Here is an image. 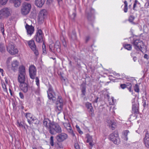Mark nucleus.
<instances>
[{
	"mask_svg": "<svg viewBox=\"0 0 149 149\" xmlns=\"http://www.w3.org/2000/svg\"><path fill=\"white\" fill-rule=\"evenodd\" d=\"M143 141L146 146L149 148V133H146Z\"/></svg>",
	"mask_w": 149,
	"mask_h": 149,
	"instance_id": "a211bd4d",
	"label": "nucleus"
},
{
	"mask_svg": "<svg viewBox=\"0 0 149 149\" xmlns=\"http://www.w3.org/2000/svg\"><path fill=\"white\" fill-rule=\"evenodd\" d=\"M87 139L89 140V141H93V139L92 138L91 136H89L87 137Z\"/></svg>",
	"mask_w": 149,
	"mask_h": 149,
	"instance_id": "864d4df0",
	"label": "nucleus"
},
{
	"mask_svg": "<svg viewBox=\"0 0 149 149\" xmlns=\"http://www.w3.org/2000/svg\"><path fill=\"white\" fill-rule=\"evenodd\" d=\"M31 8V5L28 3H24L22 5L21 9V13L23 15L28 14Z\"/></svg>",
	"mask_w": 149,
	"mask_h": 149,
	"instance_id": "39448f33",
	"label": "nucleus"
},
{
	"mask_svg": "<svg viewBox=\"0 0 149 149\" xmlns=\"http://www.w3.org/2000/svg\"><path fill=\"white\" fill-rule=\"evenodd\" d=\"M76 13L75 10H74V12L72 13V14L71 16V18L73 20H74L75 17L76 16Z\"/></svg>",
	"mask_w": 149,
	"mask_h": 149,
	"instance_id": "79ce46f5",
	"label": "nucleus"
},
{
	"mask_svg": "<svg viewBox=\"0 0 149 149\" xmlns=\"http://www.w3.org/2000/svg\"><path fill=\"white\" fill-rule=\"evenodd\" d=\"M60 45L59 41H57L56 42L55 44L54 45V47H52V45H49V47L50 50L52 52H60Z\"/></svg>",
	"mask_w": 149,
	"mask_h": 149,
	"instance_id": "ddd939ff",
	"label": "nucleus"
},
{
	"mask_svg": "<svg viewBox=\"0 0 149 149\" xmlns=\"http://www.w3.org/2000/svg\"><path fill=\"white\" fill-rule=\"evenodd\" d=\"M107 122L109 128H111L112 130L115 129L116 126V123L110 119L107 120Z\"/></svg>",
	"mask_w": 149,
	"mask_h": 149,
	"instance_id": "aec40b11",
	"label": "nucleus"
},
{
	"mask_svg": "<svg viewBox=\"0 0 149 149\" xmlns=\"http://www.w3.org/2000/svg\"><path fill=\"white\" fill-rule=\"evenodd\" d=\"M109 138L115 144H118L119 143L120 140L118 134L117 132H113L109 136Z\"/></svg>",
	"mask_w": 149,
	"mask_h": 149,
	"instance_id": "6e6552de",
	"label": "nucleus"
},
{
	"mask_svg": "<svg viewBox=\"0 0 149 149\" xmlns=\"http://www.w3.org/2000/svg\"><path fill=\"white\" fill-rule=\"evenodd\" d=\"M18 74L26 75L25 68L24 66L21 65L19 67Z\"/></svg>",
	"mask_w": 149,
	"mask_h": 149,
	"instance_id": "a878e982",
	"label": "nucleus"
},
{
	"mask_svg": "<svg viewBox=\"0 0 149 149\" xmlns=\"http://www.w3.org/2000/svg\"><path fill=\"white\" fill-rule=\"evenodd\" d=\"M90 37L89 36H87L86 37V42H87L90 39Z\"/></svg>",
	"mask_w": 149,
	"mask_h": 149,
	"instance_id": "6e6d98bb",
	"label": "nucleus"
},
{
	"mask_svg": "<svg viewBox=\"0 0 149 149\" xmlns=\"http://www.w3.org/2000/svg\"><path fill=\"white\" fill-rule=\"evenodd\" d=\"M62 64L63 65V63H64V61H65L64 59L63 60H62Z\"/></svg>",
	"mask_w": 149,
	"mask_h": 149,
	"instance_id": "338daca9",
	"label": "nucleus"
},
{
	"mask_svg": "<svg viewBox=\"0 0 149 149\" xmlns=\"http://www.w3.org/2000/svg\"><path fill=\"white\" fill-rule=\"evenodd\" d=\"M33 51L34 52V53L36 55H38V52L37 50H36V49H35V50H34V51Z\"/></svg>",
	"mask_w": 149,
	"mask_h": 149,
	"instance_id": "bf43d9fd",
	"label": "nucleus"
},
{
	"mask_svg": "<svg viewBox=\"0 0 149 149\" xmlns=\"http://www.w3.org/2000/svg\"><path fill=\"white\" fill-rule=\"evenodd\" d=\"M124 3L125 4L124 11L125 13H127V11L128 10V3L126 1H125L124 2Z\"/></svg>",
	"mask_w": 149,
	"mask_h": 149,
	"instance_id": "f704fd0d",
	"label": "nucleus"
},
{
	"mask_svg": "<svg viewBox=\"0 0 149 149\" xmlns=\"http://www.w3.org/2000/svg\"><path fill=\"white\" fill-rule=\"evenodd\" d=\"M134 90L137 93H139V86L137 84H136L134 87Z\"/></svg>",
	"mask_w": 149,
	"mask_h": 149,
	"instance_id": "4c0bfd02",
	"label": "nucleus"
},
{
	"mask_svg": "<svg viewBox=\"0 0 149 149\" xmlns=\"http://www.w3.org/2000/svg\"><path fill=\"white\" fill-rule=\"evenodd\" d=\"M132 57L133 58V60L134 61V62L136 61L137 59V58L135 56Z\"/></svg>",
	"mask_w": 149,
	"mask_h": 149,
	"instance_id": "052dcab7",
	"label": "nucleus"
},
{
	"mask_svg": "<svg viewBox=\"0 0 149 149\" xmlns=\"http://www.w3.org/2000/svg\"><path fill=\"white\" fill-rule=\"evenodd\" d=\"M25 28L27 31V34L31 35L34 31V27L32 26H30L26 24L25 26Z\"/></svg>",
	"mask_w": 149,
	"mask_h": 149,
	"instance_id": "f3484780",
	"label": "nucleus"
},
{
	"mask_svg": "<svg viewBox=\"0 0 149 149\" xmlns=\"http://www.w3.org/2000/svg\"><path fill=\"white\" fill-rule=\"evenodd\" d=\"M43 33L40 29L38 30L36 33V35L35 36L36 41L38 42H42L43 41Z\"/></svg>",
	"mask_w": 149,
	"mask_h": 149,
	"instance_id": "f8f14e48",
	"label": "nucleus"
},
{
	"mask_svg": "<svg viewBox=\"0 0 149 149\" xmlns=\"http://www.w3.org/2000/svg\"><path fill=\"white\" fill-rule=\"evenodd\" d=\"M76 128L77 129V130L79 132V134H82L83 133V132L82 131H81L80 130V129L78 126L77 125H76Z\"/></svg>",
	"mask_w": 149,
	"mask_h": 149,
	"instance_id": "09e8293b",
	"label": "nucleus"
},
{
	"mask_svg": "<svg viewBox=\"0 0 149 149\" xmlns=\"http://www.w3.org/2000/svg\"><path fill=\"white\" fill-rule=\"evenodd\" d=\"M132 43L136 49L143 52L142 50L144 48L143 47L144 44L142 41L140 39H136L134 38L133 39Z\"/></svg>",
	"mask_w": 149,
	"mask_h": 149,
	"instance_id": "7ed1b4c3",
	"label": "nucleus"
},
{
	"mask_svg": "<svg viewBox=\"0 0 149 149\" xmlns=\"http://www.w3.org/2000/svg\"><path fill=\"white\" fill-rule=\"evenodd\" d=\"M49 131L51 134H54L56 133H61L62 132V129L57 123L53 122L52 125Z\"/></svg>",
	"mask_w": 149,
	"mask_h": 149,
	"instance_id": "20e7f679",
	"label": "nucleus"
},
{
	"mask_svg": "<svg viewBox=\"0 0 149 149\" xmlns=\"http://www.w3.org/2000/svg\"><path fill=\"white\" fill-rule=\"evenodd\" d=\"M99 99V98L98 97H97L96 98L94 102L96 103H97L98 102V100Z\"/></svg>",
	"mask_w": 149,
	"mask_h": 149,
	"instance_id": "680f3d73",
	"label": "nucleus"
},
{
	"mask_svg": "<svg viewBox=\"0 0 149 149\" xmlns=\"http://www.w3.org/2000/svg\"><path fill=\"white\" fill-rule=\"evenodd\" d=\"M135 98L133 99L132 100V110L134 113L135 114H138L139 113V104L137 102L136 103H135Z\"/></svg>",
	"mask_w": 149,
	"mask_h": 149,
	"instance_id": "4468645a",
	"label": "nucleus"
},
{
	"mask_svg": "<svg viewBox=\"0 0 149 149\" xmlns=\"http://www.w3.org/2000/svg\"><path fill=\"white\" fill-rule=\"evenodd\" d=\"M12 10L9 8L5 7L0 10V19L3 20L11 15Z\"/></svg>",
	"mask_w": 149,
	"mask_h": 149,
	"instance_id": "f03ea898",
	"label": "nucleus"
},
{
	"mask_svg": "<svg viewBox=\"0 0 149 149\" xmlns=\"http://www.w3.org/2000/svg\"><path fill=\"white\" fill-rule=\"evenodd\" d=\"M9 91H10V93L11 95H12V92L11 90L9 88Z\"/></svg>",
	"mask_w": 149,
	"mask_h": 149,
	"instance_id": "0e129e2a",
	"label": "nucleus"
},
{
	"mask_svg": "<svg viewBox=\"0 0 149 149\" xmlns=\"http://www.w3.org/2000/svg\"><path fill=\"white\" fill-rule=\"evenodd\" d=\"M19 96H20V97L21 99H24V95H23V93H22L21 92H20L19 93Z\"/></svg>",
	"mask_w": 149,
	"mask_h": 149,
	"instance_id": "603ef678",
	"label": "nucleus"
},
{
	"mask_svg": "<svg viewBox=\"0 0 149 149\" xmlns=\"http://www.w3.org/2000/svg\"><path fill=\"white\" fill-rule=\"evenodd\" d=\"M124 47L125 49L129 50H131L132 48V45L130 44H125L124 45Z\"/></svg>",
	"mask_w": 149,
	"mask_h": 149,
	"instance_id": "c9c22d12",
	"label": "nucleus"
},
{
	"mask_svg": "<svg viewBox=\"0 0 149 149\" xmlns=\"http://www.w3.org/2000/svg\"><path fill=\"white\" fill-rule=\"evenodd\" d=\"M92 141H91L89 143V144L91 146H92L93 145V143H92Z\"/></svg>",
	"mask_w": 149,
	"mask_h": 149,
	"instance_id": "e2e57ef3",
	"label": "nucleus"
},
{
	"mask_svg": "<svg viewBox=\"0 0 149 149\" xmlns=\"http://www.w3.org/2000/svg\"><path fill=\"white\" fill-rule=\"evenodd\" d=\"M12 58L10 57H9L7 58L6 61V63L7 65H8L10 61L12 60Z\"/></svg>",
	"mask_w": 149,
	"mask_h": 149,
	"instance_id": "49530a36",
	"label": "nucleus"
},
{
	"mask_svg": "<svg viewBox=\"0 0 149 149\" xmlns=\"http://www.w3.org/2000/svg\"><path fill=\"white\" fill-rule=\"evenodd\" d=\"M3 70L2 69L0 68V72L1 73L2 75L3 76Z\"/></svg>",
	"mask_w": 149,
	"mask_h": 149,
	"instance_id": "13d9d810",
	"label": "nucleus"
},
{
	"mask_svg": "<svg viewBox=\"0 0 149 149\" xmlns=\"http://www.w3.org/2000/svg\"><path fill=\"white\" fill-rule=\"evenodd\" d=\"M27 42L29 46L31 49L33 51L35 50L36 46L34 41L33 40H31L29 41H27Z\"/></svg>",
	"mask_w": 149,
	"mask_h": 149,
	"instance_id": "b1692460",
	"label": "nucleus"
},
{
	"mask_svg": "<svg viewBox=\"0 0 149 149\" xmlns=\"http://www.w3.org/2000/svg\"><path fill=\"white\" fill-rule=\"evenodd\" d=\"M8 0H0V4L2 5H5Z\"/></svg>",
	"mask_w": 149,
	"mask_h": 149,
	"instance_id": "a18cd8bd",
	"label": "nucleus"
},
{
	"mask_svg": "<svg viewBox=\"0 0 149 149\" xmlns=\"http://www.w3.org/2000/svg\"><path fill=\"white\" fill-rule=\"evenodd\" d=\"M47 13L46 10L43 9L41 10L39 12L38 15V20L40 23H42L44 19L46 18Z\"/></svg>",
	"mask_w": 149,
	"mask_h": 149,
	"instance_id": "1a4fd4ad",
	"label": "nucleus"
},
{
	"mask_svg": "<svg viewBox=\"0 0 149 149\" xmlns=\"http://www.w3.org/2000/svg\"><path fill=\"white\" fill-rule=\"evenodd\" d=\"M129 132L128 130H126L123 131L122 137L124 140L127 141V136L128 133Z\"/></svg>",
	"mask_w": 149,
	"mask_h": 149,
	"instance_id": "c85d7f7f",
	"label": "nucleus"
},
{
	"mask_svg": "<svg viewBox=\"0 0 149 149\" xmlns=\"http://www.w3.org/2000/svg\"><path fill=\"white\" fill-rule=\"evenodd\" d=\"M35 81L37 86H40L39 80L37 77H36L35 78Z\"/></svg>",
	"mask_w": 149,
	"mask_h": 149,
	"instance_id": "c03bdc74",
	"label": "nucleus"
},
{
	"mask_svg": "<svg viewBox=\"0 0 149 149\" xmlns=\"http://www.w3.org/2000/svg\"><path fill=\"white\" fill-rule=\"evenodd\" d=\"M143 105L144 107H145L146 105V102H145L143 103Z\"/></svg>",
	"mask_w": 149,
	"mask_h": 149,
	"instance_id": "774afa93",
	"label": "nucleus"
},
{
	"mask_svg": "<svg viewBox=\"0 0 149 149\" xmlns=\"http://www.w3.org/2000/svg\"><path fill=\"white\" fill-rule=\"evenodd\" d=\"M19 62L16 60H13L11 63V68L14 71H15L19 65Z\"/></svg>",
	"mask_w": 149,
	"mask_h": 149,
	"instance_id": "dca6fc26",
	"label": "nucleus"
},
{
	"mask_svg": "<svg viewBox=\"0 0 149 149\" xmlns=\"http://www.w3.org/2000/svg\"><path fill=\"white\" fill-rule=\"evenodd\" d=\"M6 48L7 51L11 55H14L18 52V49L15 47L13 43H9Z\"/></svg>",
	"mask_w": 149,
	"mask_h": 149,
	"instance_id": "423d86ee",
	"label": "nucleus"
},
{
	"mask_svg": "<svg viewBox=\"0 0 149 149\" xmlns=\"http://www.w3.org/2000/svg\"><path fill=\"white\" fill-rule=\"evenodd\" d=\"M137 4H139L140 3L139 2H138L137 0H135L133 6V9L134 10H136L135 9V8L136 7V6Z\"/></svg>",
	"mask_w": 149,
	"mask_h": 149,
	"instance_id": "a19ab883",
	"label": "nucleus"
},
{
	"mask_svg": "<svg viewBox=\"0 0 149 149\" xmlns=\"http://www.w3.org/2000/svg\"><path fill=\"white\" fill-rule=\"evenodd\" d=\"M95 13V10L92 8L87 9L86 11V14L87 18L88 21H92L94 20V14Z\"/></svg>",
	"mask_w": 149,
	"mask_h": 149,
	"instance_id": "0eeeda50",
	"label": "nucleus"
},
{
	"mask_svg": "<svg viewBox=\"0 0 149 149\" xmlns=\"http://www.w3.org/2000/svg\"><path fill=\"white\" fill-rule=\"evenodd\" d=\"M69 35L70 38L73 40H76L77 39L76 35V33L74 31H73L72 33H69Z\"/></svg>",
	"mask_w": 149,
	"mask_h": 149,
	"instance_id": "c756f323",
	"label": "nucleus"
},
{
	"mask_svg": "<svg viewBox=\"0 0 149 149\" xmlns=\"http://www.w3.org/2000/svg\"><path fill=\"white\" fill-rule=\"evenodd\" d=\"M59 75L61 77V80L65 81V74L63 73H62L61 72H60L59 73H58Z\"/></svg>",
	"mask_w": 149,
	"mask_h": 149,
	"instance_id": "58836bf2",
	"label": "nucleus"
},
{
	"mask_svg": "<svg viewBox=\"0 0 149 149\" xmlns=\"http://www.w3.org/2000/svg\"><path fill=\"white\" fill-rule=\"evenodd\" d=\"M56 138L58 142H62L65 139V134L61 133L56 136Z\"/></svg>",
	"mask_w": 149,
	"mask_h": 149,
	"instance_id": "4be33fe9",
	"label": "nucleus"
},
{
	"mask_svg": "<svg viewBox=\"0 0 149 149\" xmlns=\"http://www.w3.org/2000/svg\"><path fill=\"white\" fill-rule=\"evenodd\" d=\"M0 31L1 32L3 35H4V25L2 23H0Z\"/></svg>",
	"mask_w": 149,
	"mask_h": 149,
	"instance_id": "72a5a7b5",
	"label": "nucleus"
},
{
	"mask_svg": "<svg viewBox=\"0 0 149 149\" xmlns=\"http://www.w3.org/2000/svg\"><path fill=\"white\" fill-rule=\"evenodd\" d=\"M48 96L50 100L54 102L56 101V97H57V100L56 102L57 109L58 110H61L63 107V102L61 96L57 95L54 92L51 91L50 88H49L47 91Z\"/></svg>",
	"mask_w": 149,
	"mask_h": 149,
	"instance_id": "f257e3e1",
	"label": "nucleus"
},
{
	"mask_svg": "<svg viewBox=\"0 0 149 149\" xmlns=\"http://www.w3.org/2000/svg\"><path fill=\"white\" fill-rule=\"evenodd\" d=\"M86 107L89 109V111L90 113H93L94 112V110L91 104L88 102L86 103Z\"/></svg>",
	"mask_w": 149,
	"mask_h": 149,
	"instance_id": "bb28decb",
	"label": "nucleus"
},
{
	"mask_svg": "<svg viewBox=\"0 0 149 149\" xmlns=\"http://www.w3.org/2000/svg\"><path fill=\"white\" fill-rule=\"evenodd\" d=\"M66 129L67 130L69 134L72 136L73 137L75 136V134L74 133L70 125L68 123L67 124V126L66 127Z\"/></svg>",
	"mask_w": 149,
	"mask_h": 149,
	"instance_id": "5701e85b",
	"label": "nucleus"
},
{
	"mask_svg": "<svg viewBox=\"0 0 149 149\" xmlns=\"http://www.w3.org/2000/svg\"><path fill=\"white\" fill-rule=\"evenodd\" d=\"M24 115L29 124L34 123V121H36V123L37 122V121H38V120L36 118L33 117L32 115L30 113H24Z\"/></svg>",
	"mask_w": 149,
	"mask_h": 149,
	"instance_id": "9d476101",
	"label": "nucleus"
},
{
	"mask_svg": "<svg viewBox=\"0 0 149 149\" xmlns=\"http://www.w3.org/2000/svg\"><path fill=\"white\" fill-rule=\"evenodd\" d=\"M6 51L5 47L4 44L0 43V52L2 53L5 52Z\"/></svg>",
	"mask_w": 149,
	"mask_h": 149,
	"instance_id": "2f4dec72",
	"label": "nucleus"
},
{
	"mask_svg": "<svg viewBox=\"0 0 149 149\" xmlns=\"http://www.w3.org/2000/svg\"><path fill=\"white\" fill-rule=\"evenodd\" d=\"M132 84L130 83H127L126 84V88H127L130 92H132L131 90Z\"/></svg>",
	"mask_w": 149,
	"mask_h": 149,
	"instance_id": "e433bc0d",
	"label": "nucleus"
},
{
	"mask_svg": "<svg viewBox=\"0 0 149 149\" xmlns=\"http://www.w3.org/2000/svg\"><path fill=\"white\" fill-rule=\"evenodd\" d=\"M134 19V17L133 15H131L129 18V21L130 22L132 23L133 22V21Z\"/></svg>",
	"mask_w": 149,
	"mask_h": 149,
	"instance_id": "37998d69",
	"label": "nucleus"
},
{
	"mask_svg": "<svg viewBox=\"0 0 149 149\" xmlns=\"http://www.w3.org/2000/svg\"><path fill=\"white\" fill-rule=\"evenodd\" d=\"M29 72L30 78L32 79H34L36 74V69L35 67L33 65L30 66L29 68Z\"/></svg>",
	"mask_w": 149,
	"mask_h": 149,
	"instance_id": "9b49d317",
	"label": "nucleus"
},
{
	"mask_svg": "<svg viewBox=\"0 0 149 149\" xmlns=\"http://www.w3.org/2000/svg\"><path fill=\"white\" fill-rule=\"evenodd\" d=\"M50 143L51 146H54V136H51L50 138Z\"/></svg>",
	"mask_w": 149,
	"mask_h": 149,
	"instance_id": "ea45409f",
	"label": "nucleus"
},
{
	"mask_svg": "<svg viewBox=\"0 0 149 149\" xmlns=\"http://www.w3.org/2000/svg\"><path fill=\"white\" fill-rule=\"evenodd\" d=\"M18 125L19 127H22L23 125L21 123H18Z\"/></svg>",
	"mask_w": 149,
	"mask_h": 149,
	"instance_id": "69168bd1",
	"label": "nucleus"
},
{
	"mask_svg": "<svg viewBox=\"0 0 149 149\" xmlns=\"http://www.w3.org/2000/svg\"><path fill=\"white\" fill-rule=\"evenodd\" d=\"M74 147L76 149H80V147L77 143H75L74 144Z\"/></svg>",
	"mask_w": 149,
	"mask_h": 149,
	"instance_id": "8fccbe9b",
	"label": "nucleus"
},
{
	"mask_svg": "<svg viewBox=\"0 0 149 149\" xmlns=\"http://www.w3.org/2000/svg\"><path fill=\"white\" fill-rule=\"evenodd\" d=\"M144 58H146L147 59H148L149 58V56L148 55H147L146 54H145L144 56Z\"/></svg>",
	"mask_w": 149,
	"mask_h": 149,
	"instance_id": "5fc2aeb1",
	"label": "nucleus"
},
{
	"mask_svg": "<svg viewBox=\"0 0 149 149\" xmlns=\"http://www.w3.org/2000/svg\"><path fill=\"white\" fill-rule=\"evenodd\" d=\"M81 95L84 96L85 95L86 86L85 85L82 84L81 85Z\"/></svg>",
	"mask_w": 149,
	"mask_h": 149,
	"instance_id": "7c9ffc66",
	"label": "nucleus"
},
{
	"mask_svg": "<svg viewBox=\"0 0 149 149\" xmlns=\"http://www.w3.org/2000/svg\"><path fill=\"white\" fill-rule=\"evenodd\" d=\"M45 0H36L35 5L37 7H41L44 4Z\"/></svg>",
	"mask_w": 149,
	"mask_h": 149,
	"instance_id": "393cba45",
	"label": "nucleus"
},
{
	"mask_svg": "<svg viewBox=\"0 0 149 149\" xmlns=\"http://www.w3.org/2000/svg\"><path fill=\"white\" fill-rule=\"evenodd\" d=\"M120 87L121 88L123 89H124L126 88V84H122L120 85Z\"/></svg>",
	"mask_w": 149,
	"mask_h": 149,
	"instance_id": "3c124183",
	"label": "nucleus"
},
{
	"mask_svg": "<svg viewBox=\"0 0 149 149\" xmlns=\"http://www.w3.org/2000/svg\"><path fill=\"white\" fill-rule=\"evenodd\" d=\"M26 75L18 74V81L20 84L25 83Z\"/></svg>",
	"mask_w": 149,
	"mask_h": 149,
	"instance_id": "412c9836",
	"label": "nucleus"
},
{
	"mask_svg": "<svg viewBox=\"0 0 149 149\" xmlns=\"http://www.w3.org/2000/svg\"><path fill=\"white\" fill-rule=\"evenodd\" d=\"M42 48H43L42 54H46V52L45 49L44 48L43 46Z\"/></svg>",
	"mask_w": 149,
	"mask_h": 149,
	"instance_id": "4d7b16f0",
	"label": "nucleus"
},
{
	"mask_svg": "<svg viewBox=\"0 0 149 149\" xmlns=\"http://www.w3.org/2000/svg\"><path fill=\"white\" fill-rule=\"evenodd\" d=\"M32 91L36 94H38L39 93L40 91V86H37V88H33L32 89Z\"/></svg>",
	"mask_w": 149,
	"mask_h": 149,
	"instance_id": "473e14b6",
	"label": "nucleus"
},
{
	"mask_svg": "<svg viewBox=\"0 0 149 149\" xmlns=\"http://www.w3.org/2000/svg\"><path fill=\"white\" fill-rule=\"evenodd\" d=\"M19 87L21 90L24 93L27 92L28 89V85L25 83L20 84Z\"/></svg>",
	"mask_w": 149,
	"mask_h": 149,
	"instance_id": "6ab92c4d",
	"label": "nucleus"
},
{
	"mask_svg": "<svg viewBox=\"0 0 149 149\" xmlns=\"http://www.w3.org/2000/svg\"><path fill=\"white\" fill-rule=\"evenodd\" d=\"M2 87L3 89V91L4 92H6V93H8L7 92V89L6 87V85L5 84H3L2 85Z\"/></svg>",
	"mask_w": 149,
	"mask_h": 149,
	"instance_id": "de8ad7c7",
	"label": "nucleus"
},
{
	"mask_svg": "<svg viewBox=\"0 0 149 149\" xmlns=\"http://www.w3.org/2000/svg\"><path fill=\"white\" fill-rule=\"evenodd\" d=\"M10 1L11 3H14L15 6L17 7L20 5L21 0H10Z\"/></svg>",
	"mask_w": 149,
	"mask_h": 149,
	"instance_id": "cd10ccee",
	"label": "nucleus"
},
{
	"mask_svg": "<svg viewBox=\"0 0 149 149\" xmlns=\"http://www.w3.org/2000/svg\"><path fill=\"white\" fill-rule=\"evenodd\" d=\"M52 122L48 118H45L43 121V125L47 129L49 130L52 125Z\"/></svg>",
	"mask_w": 149,
	"mask_h": 149,
	"instance_id": "2eb2a0df",
	"label": "nucleus"
}]
</instances>
